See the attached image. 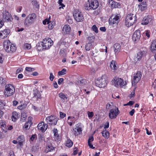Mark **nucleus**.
Instances as JSON below:
<instances>
[{"instance_id":"obj_22","label":"nucleus","mask_w":156,"mask_h":156,"mask_svg":"<svg viewBox=\"0 0 156 156\" xmlns=\"http://www.w3.org/2000/svg\"><path fill=\"white\" fill-rule=\"evenodd\" d=\"M110 66L112 69L114 70H116L118 68V67L116 65V62L113 60L112 61Z\"/></svg>"},{"instance_id":"obj_42","label":"nucleus","mask_w":156,"mask_h":156,"mask_svg":"<svg viewBox=\"0 0 156 156\" xmlns=\"http://www.w3.org/2000/svg\"><path fill=\"white\" fill-rule=\"evenodd\" d=\"M78 83L81 86H83L86 84V81L84 79L81 80H78Z\"/></svg>"},{"instance_id":"obj_60","label":"nucleus","mask_w":156,"mask_h":156,"mask_svg":"<svg viewBox=\"0 0 156 156\" xmlns=\"http://www.w3.org/2000/svg\"><path fill=\"white\" fill-rule=\"evenodd\" d=\"M64 79L63 78H60L58 79V81L59 85L61 84L63 81Z\"/></svg>"},{"instance_id":"obj_49","label":"nucleus","mask_w":156,"mask_h":156,"mask_svg":"<svg viewBox=\"0 0 156 156\" xmlns=\"http://www.w3.org/2000/svg\"><path fill=\"white\" fill-rule=\"evenodd\" d=\"M35 69L33 68H31L27 67H26L25 70L26 71L28 72L33 71L35 70Z\"/></svg>"},{"instance_id":"obj_45","label":"nucleus","mask_w":156,"mask_h":156,"mask_svg":"<svg viewBox=\"0 0 156 156\" xmlns=\"http://www.w3.org/2000/svg\"><path fill=\"white\" fill-rule=\"evenodd\" d=\"M31 121L30 120H28L25 124L24 128L25 130H27V129H29V128H28V123H31Z\"/></svg>"},{"instance_id":"obj_10","label":"nucleus","mask_w":156,"mask_h":156,"mask_svg":"<svg viewBox=\"0 0 156 156\" xmlns=\"http://www.w3.org/2000/svg\"><path fill=\"white\" fill-rule=\"evenodd\" d=\"M114 80V84L115 86L117 87H118L119 86L121 87L124 86L126 84V82H124L123 80L121 78L115 77Z\"/></svg>"},{"instance_id":"obj_2","label":"nucleus","mask_w":156,"mask_h":156,"mask_svg":"<svg viewBox=\"0 0 156 156\" xmlns=\"http://www.w3.org/2000/svg\"><path fill=\"white\" fill-rule=\"evenodd\" d=\"M137 21V17L136 15L133 14H129L127 15L125 20V25L129 27L133 25Z\"/></svg>"},{"instance_id":"obj_41","label":"nucleus","mask_w":156,"mask_h":156,"mask_svg":"<svg viewBox=\"0 0 156 156\" xmlns=\"http://www.w3.org/2000/svg\"><path fill=\"white\" fill-rule=\"evenodd\" d=\"M54 23H55L53 22H52V23H51L50 22V21L49 22H48L47 24H48V27L49 29L50 30L52 29L54 27L53 24Z\"/></svg>"},{"instance_id":"obj_48","label":"nucleus","mask_w":156,"mask_h":156,"mask_svg":"<svg viewBox=\"0 0 156 156\" xmlns=\"http://www.w3.org/2000/svg\"><path fill=\"white\" fill-rule=\"evenodd\" d=\"M62 0H59L58 2V3L59 4V5L61 6L59 8V9H60L61 8H63V7L65 6V5L62 3Z\"/></svg>"},{"instance_id":"obj_19","label":"nucleus","mask_w":156,"mask_h":156,"mask_svg":"<svg viewBox=\"0 0 156 156\" xmlns=\"http://www.w3.org/2000/svg\"><path fill=\"white\" fill-rule=\"evenodd\" d=\"M34 96L33 98H36L37 100H38V99L41 98V95L40 93L38 90H36L34 91L33 93Z\"/></svg>"},{"instance_id":"obj_3","label":"nucleus","mask_w":156,"mask_h":156,"mask_svg":"<svg viewBox=\"0 0 156 156\" xmlns=\"http://www.w3.org/2000/svg\"><path fill=\"white\" fill-rule=\"evenodd\" d=\"M73 15L75 20L77 22H82L84 20L83 12L79 9H74L73 11Z\"/></svg>"},{"instance_id":"obj_5","label":"nucleus","mask_w":156,"mask_h":156,"mask_svg":"<svg viewBox=\"0 0 156 156\" xmlns=\"http://www.w3.org/2000/svg\"><path fill=\"white\" fill-rule=\"evenodd\" d=\"M96 85L100 87L104 88L107 85L106 77L105 76H102L98 78L95 81Z\"/></svg>"},{"instance_id":"obj_29","label":"nucleus","mask_w":156,"mask_h":156,"mask_svg":"<svg viewBox=\"0 0 156 156\" xmlns=\"http://www.w3.org/2000/svg\"><path fill=\"white\" fill-rule=\"evenodd\" d=\"M6 84L5 80L2 77H0V86H3Z\"/></svg>"},{"instance_id":"obj_51","label":"nucleus","mask_w":156,"mask_h":156,"mask_svg":"<svg viewBox=\"0 0 156 156\" xmlns=\"http://www.w3.org/2000/svg\"><path fill=\"white\" fill-rule=\"evenodd\" d=\"M37 138V135L36 134H34L32 135L30 138V140L31 141H33L34 140L36 139Z\"/></svg>"},{"instance_id":"obj_52","label":"nucleus","mask_w":156,"mask_h":156,"mask_svg":"<svg viewBox=\"0 0 156 156\" xmlns=\"http://www.w3.org/2000/svg\"><path fill=\"white\" fill-rule=\"evenodd\" d=\"M33 4L36 8L37 9H39V5L38 3L36 1H34L33 2Z\"/></svg>"},{"instance_id":"obj_37","label":"nucleus","mask_w":156,"mask_h":156,"mask_svg":"<svg viewBox=\"0 0 156 156\" xmlns=\"http://www.w3.org/2000/svg\"><path fill=\"white\" fill-rule=\"evenodd\" d=\"M98 51L97 49H96L94 51H92L90 52L91 53V55L95 57L97 56V55H98Z\"/></svg>"},{"instance_id":"obj_14","label":"nucleus","mask_w":156,"mask_h":156,"mask_svg":"<svg viewBox=\"0 0 156 156\" xmlns=\"http://www.w3.org/2000/svg\"><path fill=\"white\" fill-rule=\"evenodd\" d=\"M141 37L140 31V30H136L134 33L133 39L135 41H139Z\"/></svg>"},{"instance_id":"obj_11","label":"nucleus","mask_w":156,"mask_h":156,"mask_svg":"<svg viewBox=\"0 0 156 156\" xmlns=\"http://www.w3.org/2000/svg\"><path fill=\"white\" fill-rule=\"evenodd\" d=\"M38 129L42 132H44L48 128V125L44 122L39 123L37 126Z\"/></svg>"},{"instance_id":"obj_40","label":"nucleus","mask_w":156,"mask_h":156,"mask_svg":"<svg viewBox=\"0 0 156 156\" xmlns=\"http://www.w3.org/2000/svg\"><path fill=\"white\" fill-rule=\"evenodd\" d=\"M66 70L65 69H62L61 71L58 72V75L59 76H62L65 74L66 73Z\"/></svg>"},{"instance_id":"obj_6","label":"nucleus","mask_w":156,"mask_h":156,"mask_svg":"<svg viewBox=\"0 0 156 156\" xmlns=\"http://www.w3.org/2000/svg\"><path fill=\"white\" fill-rule=\"evenodd\" d=\"M36 17V15L34 13L29 14L24 20V25L27 27L31 25L34 22Z\"/></svg>"},{"instance_id":"obj_59","label":"nucleus","mask_w":156,"mask_h":156,"mask_svg":"<svg viewBox=\"0 0 156 156\" xmlns=\"http://www.w3.org/2000/svg\"><path fill=\"white\" fill-rule=\"evenodd\" d=\"M24 137V136L23 135L20 136L17 138V140L18 141H21V140H22L23 141Z\"/></svg>"},{"instance_id":"obj_24","label":"nucleus","mask_w":156,"mask_h":156,"mask_svg":"<svg viewBox=\"0 0 156 156\" xmlns=\"http://www.w3.org/2000/svg\"><path fill=\"white\" fill-rule=\"evenodd\" d=\"M71 30V28L70 26L68 25H66L64 26L63 29V31H65L66 32V34H68Z\"/></svg>"},{"instance_id":"obj_61","label":"nucleus","mask_w":156,"mask_h":156,"mask_svg":"<svg viewBox=\"0 0 156 156\" xmlns=\"http://www.w3.org/2000/svg\"><path fill=\"white\" fill-rule=\"evenodd\" d=\"M109 126V122H107L104 125V128L105 129L108 128Z\"/></svg>"},{"instance_id":"obj_20","label":"nucleus","mask_w":156,"mask_h":156,"mask_svg":"<svg viewBox=\"0 0 156 156\" xmlns=\"http://www.w3.org/2000/svg\"><path fill=\"white\" fill-rule=\"evenodd\" d=\"M139 9L141 11H144L147 8V5L146 2H143L142 3H140L138 5Z\"/></svg>"},{"instance_id":"obj_39","label":"nucleus","mask_w":156,"mask_h":156,"mask_svg":"<svg viewBox=\"0 0 156 156\" xmlns=\"http://www.w3.org/2000/svg\"><path fill=\"white\" fill-rule=\"evenodd\" d=\"M140 77L134 76L133 80V82H134V83H137L140 80Z\"/></svg>"},{"instance_id":"obj_32","label":"nucleus","mask_w":156,"mask_h":156,"mask_svg":"<svg viewBox=\"0 0 156 156\" xmlns=\"http://www.w3.org/2000/svg\"><path fill=\"white\" fill-rule=\"evenodd\" d=\"M92 44L91 43H88L86 44L85 48L87 51H89L91 48Z\"/></svg>"},{"instance_id":"obj_18","label":"nucleus","mask_w":156,"mask_h":156,"mask_svg":"<svg viewBox=\"0 0 156 156\" xmlns=\"http://www.w3.org/2000/svg\"><path fill=\"white\" fill-rule=\"evenodd\" d=\"M53 150H54V147L52 146L51 144H48L46 146L45 152L47 153Z\"/></svg>"},{"instance_id":"obj_23","label":"nucleus","mask_w":156,"mask_h":156,"mask_svg":"<svg viewBox=\"0 0 156 156\" xmlns=\"http://www.w3.org/2000/svg\"><path fill=\"white\" fill-rule=\"evenodd\" d=\"M47 38H45L43 40V49H48L50 47L47 44Z\"/></svg>"},{"instance_id":"obj_55","label":"nucleus","mask_w":156,"mask_h":156,"mask_svg":"<svg viewBox=\"0 0 156 156\" xmlns=\"http://www.w3.org/2000/svg\"><path fill=\"white\" fill-rule=\"evenodd\" d=\"M87 115L89 118H92L94 115L93 112H88Z\"/></svg>"},{"instance_id":"obj_9","label":"nucleus","mask_w":156,"mask_h":156,"mask_svg":"<svg viewBox=\"0 0 156 156\" xmlns=\"http://www.w3.org/2000/svg\"><path fill=\"white\" fill-rule=\"evenodd\" d=\"M13 20L11 14L8 11H5L3 13V20L5 22L12 21Z\"/></svg>"},{"instance_id":"obj_33","label":"nucleus","mask_w":156,"mask_h":156,"mask_svg":"<svg viewBox=\"0 0 156 156\" xmlns=\"http://www.w3.org/2000/svg\"><path fill=\"white\" fill-rule=\"evenodd\" d=\"M26 107L27 104L25 103H23L18 106L17 108L20 110H22L24 109Z\"/></svg>"},{"instance_id":"obj_31","label":"nucleus","mask_w":156,"mask_h":156,"mask_svg":"<svg viewBox=\"0 0 156 156\" xmlns=\"http://www.w3.org/2000/svg\"><path fill=\"white\" fill-rule=\"evenodd\" d=\"M53 118L52 115L47 117L45 119L46 122L50 124L51 122H52Z\"/></svg>"},{"instance_id":"obj_43","label":"nucleus","mask_w":156,"mask_h":156,"mask_svg":"<svg viewBox=\"0 0 156 156\" xmlns=\"http://www.w3.org/2000/svg\"><path fill=\"white\" fill-rule=\"evenodd\" d=\"M38 138L40 141H42L44 140V137L43 134H39L38 135Z\"/></svg>"},{"instance_id":"obj_25","label":"nucleus","mask_w":156,"mask_h":156,"mask_svg":"<svg viewBox=\"0 0 156 156\" xmlns=\"http://www.w3.org/2000/svg\"><path fill=\"white\" fill-rule=\"evenodd\" d=\"M145 51H140L137 53L136 57L137 61H140Z\"/></svg>"},{"instance_id":"obj_34","label":"nucleus","mask_w":156,"mask_h":156,"mask_svg":"<svg viewBox=\"0 0 156 156\" xmlns=\"http://www.w3.org/2000/svg\"><path fill=\"white\" fill-rule=\"evenodd\" d=\"M73 144V142L70 139L67 140L66 143V145L68 147H71Z\"/></svg>"},{"instance_id":"obj_13","label":"nucleus","mask_w":156,"mask_h":156,"mask_svg":"<svg viewBox=\"0 0 156 156\" xmlns=\"http://www.w3.org/2000/svg\"><path fill=\"white\" fill-rule=\"evenodd\" d=\"M10 32L9 29H5L1 31L0 32V37L2 38L7 37Z\"/></svg>"},{"instance_id":"obj_50","label":"nucleus","mask_w":156,"mask_h":156,"mask_svg":"<svg viewBox=\"0 0 156 156\" xmlns=\"http://www.w3.org/2000/svg\"><path fill=\"white\" fill-rule=\"evenodd\" d=\"M85 9L87 10H89L90 9H92L89 3V5L87 4H86L84 6Z\"/></svg>"},{"instance_id":"obj_56","label":"nucleus","mask_w":156,"mask_h":156,"mask_svg":"<svg viewBox=\"0 0 156 156\" xmlns=\"http://www.w3.org/2000/svg\"><path fill=\"white\" fill-rule=\"evenodd\" d=\"M60 117L61 119L65 117L66 115V114L65 113H64L62 112H60Z\"/></svg>"},{"instance_id":"obj_47","label":"nucleus","mask_w":156,"mask_h":156,"mask_svg":"<svg viewBox=\"0 0 156 156\" xmlns=\"http://www.w3.org/2000/svg\"><path fill=\"white\" fill-rule=\"evenodd\" d=\"M75 129L76 130L78 133H79V135L80 134V133H81L82 131L81 128L80 127L78 126H76V127L75 128Z\"/></svg>"},{"instance_id":"obj_21","label":"nucleus","mask_w":156,"mask_h":156,"mask_svg":"<svg viewBox=\"0 0 156 156\" xmlns=\"http://www.w3.org/2000/svg\"><path fill=\"white\" fill-rule=\"evenodd\" d=\"M53 131L55 140H59V136L58 134L57 129L56 128H54Z\"/></svg>"},{"instance_id":"obj_7","label":"nucleus","mask_w":156,"mask_h":156,"mask_svg":"<svg viewBox=\"0 0 156 156\" xmlns=\"http://www.w3.org/2000/svg\"><path fill=\"white\" fill-rule=\"evenodd\" d=\"M120 113L119 111L118 108L115 107L110 109L109 112L108 114L109 118L111 119L115 118L117 116V115L119 114Z\"/></svg>"},{"instance_id":"obj_12","label":"nucleus","mask_w":156,"mask_h":156,"mask_svg":"<svg viewBox=\"0 0 156 156\" xmlns=\"http://www.w3.org/2000/svg\"><path fill=\"white\" fill-rule=\"evenodd\" d=\"M152 20V17L151 16L148 15L145 16L143 19L141 24L142 25H147Z\"/></svg>"},{"instance_id":"obj_46","label":"nucleus","mask_w":156,"mask_h":156,"mask_svg":"<svg viewBox=\"0 0 156 156\" xmlns=\"http://www.w3.org/2000/svg\"><path fill=\"white\" fill-rule=\"evenodd\" d=\"M92 30L94 31L96 33H97L98 32V30L97 27L95 25H93L92 27Z\"/></svg>"},{"instance_id":"obj_64","label":"nucleus","mask_w":156,"mask_h":156,"mask_svg":"<svg viewBox=\"0 0 156 156\" xmlns=\"http://www.w3.org/2000/svg\"><path fill=\"white\" fill-rule=\"evenodd\" d=\"M152 86L154 89L156 88V79H155L154 82L152 83Z\"/></svg>"},{"instance_id":"obj_58","label":"nucleus","mask_w":156,"mask_h":156,"mask_svg":"<svg viewBox=\"0 0 156 156\" xmlns=\"http://www.w3.org/2000/svg\"><path fill=\"white\" fill-rule=\"evenodd\" d=\"M135 95V90H134L131 93V94L129 95L128 96V97L129 98H131L133 97Z\"/></svg>"},{"instance_id":"obj_26","label":"nucleus","mask_w":156,"mask_h":156,"mask_svg":"<svg viewBox=\"0 0 156 156\" xmlns=\"http://www.w3.org/2000/svg\"><path fill=\"white\" fill-rule=\"evenodd\" d=\"M156 49V39L153 41L151 47V50L152 52Z\"/></svg>"},{"instance_id":"obj_1","label":"nucleus","mask_w":156,"mask_h":156,"mask_svg":"<svg viewBox=\"0 0 156 156\" xmlns=\"http://www.w3.org/2000/svg\"><path fill=\"white\" fill-rule=\"evenodd\" d=\"M3 46L6 52L12 53L14 52L16 50L15 44H12L9 40H6L3 42Z\"/></svg>"},{"instance_id":"obj_57","label":"nucleus","mask_w":156,"mask_h":156,"mask_svg":"<svg viewBox=\"0 0 156 156\" xmlns=\"http://www.w3.org/2000/svg\"><path fill=\"white\" fill-rule=\"evenodd\" d=\"M55 77L52 73H50L49 79L51 81H52L54 78Z\"/></svg>"},{"instance_id":"obj_17","label":"nucleus","mask_w":156,"mask_h":156,"mask_svg":"<svg viewBox=\"0 0 156 156\" xmlns=\"http://www.w3.org/2000/svg\"><path fill=\"white\" fill-rule=\"evenodd\" d=\"M113 47L114 48V51L116 55L120 51L121 49L120 45L119 43H115Z\"/></svg>"},{"instance_id":"obj_36","label":"nucleus","mask_w":156,"mask_h":156,"mask_svg":"<svg viewBox=\"0 0 156 156\" xmlns=\"http://www.w3.org/2000/svg\"><path fill=\"white\" fill-rule=\"evenodd\" d=\"M58 96L61 99L64 100L66 99L67 98L66 95L62 93H59Z\"/></svg>"},{"instance_id":"obj_30","label":"nucleus","mask_w":156,"mask_h":156,"mask_svg":"<svg viewBox=\"0 0 156 156\" xmlns=\"http://www.w3.org/2000/svg\"><path fill=\"white\" fill-rule=\"evenodd\" d=\"M27 115L25 112H23L21 114L20 121L22 122H24L27 118Z\"/></svg>"},{"instance_id":"obj_15","label":"nucleus","mask_w":156,"mask_h":156,"mask_svg":"<svg viewBox=\"0 0 156 156\" xmlns=\"http://www.w3.org/2000/svg\"><path fill=\"white\" fill-rule=\"evenodd\" d=\"M89 3L92 9H95L97 8L99 6V2L97 0H91Z\"/></svg>"},{"instance_id":"obj_63","label":"nucleus","mask_w":156,"mask_h":156,"mask_svg":"<svg viewBox=\"0 0 156 156\" xmlns=\"http://www.w3.org/2000/svg\"><path fill=\"white\" fill-rule=\"evenodd\" d=\"M78 152V150H77V148L76 147H75L74 148V150L73 151V155H75L77 153V152Z\"/></svg>"},{"instance_id":"obj_8","label":"nucleus","mask_w":156,"mask_h":156,"mask_svg":"<svg viewBox=\"0 0 156 156\" xmlns=\"http://www.w3.org/2000/svg\"><path fill=\"white\" fill-rule=\"evenodd\" d=\"M119 18L118 15L111 16L109 20V25H112L114 24H117L119 21Z\"/></svg>"},{"instance_id":"obj_16","label":"nucleus","mask_w":156,"mask_h":156,"mask_svg":"<svg viewBox=\"0 0 156 156\" xmlns=\"http://www.w3.org/2000/svg\"><path fill=\"white\" fill-rule=\"evenodd\" d=\"M109 3L110 4L112 8H120V4L117 2H115L113 0H109Z\"/></svg>"},{"instance_id":"obj_54","label":"nucleus","mask_w":156,"mask_h":156,"mask_svg":"<svg viewBox=\"0 0 156 156\" xmlns=\"http://www.w3.org/2000/svg\"><path fill=\"white\" fill-rule=\"evenodd\" d=\"M24 47L27 49H30L31 48L30 44L26 43L24 44Z\"/></svg>"},{"instance_id":"obj_38","label":"nucleus","mask_w":156,"mask_h":156,"mask_svg":"<svg viewBox=\"0 0 156 156\" xmlns=\"http://www.w3.org/2000/svg\"><path fill=\"white\" fill-rule=\"evenodd\" d=\"M43 41L37 43V48L38 50L39 49L40 50H41V48H42V50H43L44 49H43Z\"/></svg>"},{"instance_id":"obj_35","label":"nucleus","mask_w":156,"mask_h":156,"mask_svg":"<svg viewBox=\"0 0 156 156\" xmlns=\"http://www.w3.org/2000/svg\"><path fill=\"white\" fill-rule=\"evenodd\" d=\"M46 42H47V44H48V45H49V47H51L53 44L52 41L49 38H48L47 39Z\"/></svg>"},{"instance_id":"obj_4","label":"nucleus","mask_w":156,"mask_h":156,"mask_svg":"<svg viewBox=\"0 0 156 156\" xmlns=\"http://www.w3.org/2000/svg\"><path fill=\"white\" fill-rule=\"evenodd\" d=\"M15 92V88L13 85L10 84L5 85L4 92L5 97H8L13 95Z\"/></svg>"},{"instance_id":"obj_62","label":"nucleus","mask_w":156,"mask_h":156,"mask_svg":"<svg viewBox=\"0 0 156 156\" xmlns=\"http://www.w3.org/2000/svg\"><path fill=\"white\" fill-rule=\"evenodd\" d=\"M5 106L4 103L2 102V101H0V109H2Z\"/></svg>"},{"instance_id":"obj_27","label":"nucleus","mask_w":156,"mask_h":156,"mask_svg":"<svg viewBox=\"0 0 156 156\" xmlns=\"http://www.w3.org/2000/svg\"><path fill=\"white\" fill-rule=\"evenodd\" d=\"M19 114L16 112H14L12 113V120L15 121L18 118Z\"/></svg>"},{"instance_id":"obj_53","label":"nucleus","mask_w":156,"mask_h":156,"mask_svg":"<svg viewBox=\"0 0 156 156\" xmlns=\"http://www.w3.org/2000/svg\"><path fill=\"white\" fill-rule=\"evenodd\" d=\"M58 121V119L55 118L53 119L52 122H51V125L53 124L54 125H55L56 124L57 122Z\"/></svg>"},{"instance_id":"obj_28","label":"nucleus","mask_w":156,"mask_h":156,"mask_svg":"<svg viewBox=\"0 0 156 156\" xmlns=\"http://www.w3.org/2000/svg\"><path fill=\"white\" fill-rule=\"evenodd\" d=\"M102 135L105 138L108 139L109 137V133L108 131H107L106 129L103 130L102 132Z\"/></svg>"},{"instance_id":"obj_44","label":"nucleus","mask_w":156,"mask_h":156,"mask_svg":"<svg viewBox=\"0 0 156 156\" xmlns=\"http://www.w3.org/2000/svg\"><path fill=\"white\" fill-rule=\"evenodd\" d=\"M144 33L145 34V36L147 38H148L150 37V35L151 34V32L149 30H146L145 31Z\"/></svg>"}]
</instances>
